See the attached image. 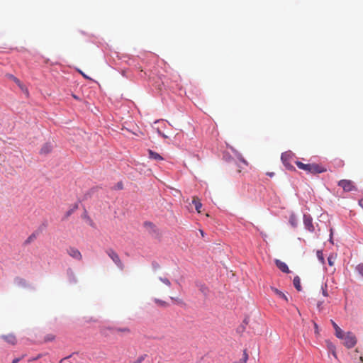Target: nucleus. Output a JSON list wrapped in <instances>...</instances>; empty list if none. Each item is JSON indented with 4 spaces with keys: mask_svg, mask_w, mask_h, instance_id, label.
<instances>
[{
    "mask_svg": "<svg viewBox=\"0 0 363 363\" xmlns=\"http://www.w3.org/2000/svg\"><path fill=\"white\" fill-rule=\"evenodd\" d=\"M328 264L330 266H333L334 264V262L333 260V257H328Z\"/></svg>",
    "mask_w": 363,
    "mask_h": 363,
    "instance_id": "nucleus-33",
    "label": "nucleus"
},
{
    "mask_svg": "<svg viewBox=\"0 0 363 363\" xmlns=\"http://www.w3.org/2000/svg\"><path fill=\"white\" fill-rule=\"evenodd\" d=\"M83 218L86 220V225H92V221L90 220V218H89V216L86 215V213L83 215Z\"/></svg>",
    "mask_w": 363,
    "mask_h": 363,
    "instance_id": "nucleus-29",
    "label": "nucleus"
},
{
    "mask_svg": "<svg viewBox=\"0 0 363 363\" xmlns=\"http://www.w3.org/2000/svg\"><path fill=\"white\" fill-rule=\"evenodd\" d=\"M67 274L68 277L69 281L72 284H76L77 280L72 269L69 268L67 270Z\"/></svg>",
    "mask_w": 363,
    "mask_h": 363,
    "instance_id": "nucleus-14",
    "label": "nucleus"
},
{
    "mask_svg": "<svg viewBox=\"0 0 363 363\" xmlns=\"http://www.w3.org/2000/svg\"><path fill=\"white\" fill-rule=\"evenodd\" d=\"M40 235V230H35L33 232L24 242L25 245H28L34 240L37 238V237Z\"/></svg>",
    "mask_w": 363,
    "mask_h": 363,
    "instance_id": "nucleus-12",
    "label": "nucleus"
},
{
    "mask_svg": "<svg viewBox=\"0 0 363 363\" xmlns=\"http://www.w3.org/2000/svg\"><path fill=\"white\" fill-rule=\"evenodd\" d=\"M170 298H171L172 300L175 301H178V299H177V298H174V297H172V296H170Z\"/></svg>",
    "mask_w": 363,
    "mask_h": 363,
    "instance_id": "nucleus-45",
    "label": "nucleus"
},
{
    "mask_svg": "<svg viewBox=\"0 0 363 363\" xmlns=\"http://www.w3.org/2000/svg\"><path fill=\"white\" fill-rule=\"evenodd\" d=\"M52 145L50 143H45L40 150L41 154H48L52 151Z\"/></svg>",
    "mask_w": 363,
    "mask_h": 363,
    "instance_id": "nucleus-17",
    "label": "nucleus"
},
{
    "mask_svg": "<svg viewBox=\"0 0 363 363\" xmlns=\"http://www.w3.org/2000/svg\"><path fill=\"white\" fill-rule=\"evenodd\" d=\"M40 356H38V357H35V358H33V360H36L39 358Z\"/></svg>",
    "mask_w": 363,
    "mask_h": 363,
    "instance_id": "nucleus-49",
    "label": "nucleus"
},
{
    "mask_svg": "<svg viewBox=\"0 0 363 363\" xmlns=\"http://www.w3.org/2000/svg\"><path fill=\"white\" fill-rule=\"evenodd\" d=\"M267 174L268 176H269L270 177H272L274 176V172H267Z\"/></svg>",
    "mask_w": 363,
    "mask_h": 363,
    "instance_id": "nucleus-40",
    "label": "nucleus"
},
{
    "mask_svg": "<svg viewBox=\"0 0 363 363\" xmlns=\"http://www.w3.org/2000/svg\"><path fill=\"white\" fill-rule=\"evenodd\" d=\"M331 323H332V325L335 331V336L338 339H343L345 337V333H344L343 330L333 320H331Z\"/></svg>",
    "mask_w": 363,
    "mask_h": 363,
    "instance_id": "nucleus-8",
    "label": "nucleus"
},
{
    "mask_svg": "<svg viewBox=\"0 0 363 363\" xmlns=\"http://www.w3.org/2000/svg\"><path fill=\"white\" fill-rule=\"evenodd\" d=\"M79 205L77 203H72L70 205L67 211L65 213L64 218H68L77 209H78Z\"/></svg>",
    "mask_w": 363,
    "mask_h": 363,
    "instance_id": "nucleus-9",
    "label": "nucleus"
},
{
    "mask_svg": "<svg viewBox=\"0 0 363 363\" xmlns=\"http://www.w3.org/2000/svg\"><path fill=\"white\" fill-rule=\"evenodd\" d=\"M80 73L82 74V76H83L84 77H85V78H86V79H88V78H89V77H88L86 74H84L82 72H80Z\"/></svg>",
    "mask_w": 363,
    "mask_h": 363,
    "instance_id": "nucleus-43",
    "label": "nucleus"
},
{
    "mask_svg": "<svg viewBox=\"0 0 363 363\" xmlns=\"http://www.w3.org/2000/svg\"><path fill=\"white\" fill-rule=\"evenodd\" d=\"M293 157V154L290 152H286L281 154V161L286 169L289 170L294 169V166L291 164V160Z\"/></svg>",
    "mask_w": 363,
    "mask_h": 363,
    "instance_id": "nucleus-4",
    "label": "nucleus"
},
{
    "mask_svg": "<svg viewBox=\"0 0 363 363\" xmlns=\"http://www.w3.org/2000/svg\"><path fill=\"white\" fill-rule=\"evenodd\" d=\"M197 286L199 287L200 291L204 294L206 295L208 290V288L204 284H197Z\"/></svg>",
    "mask_w": 363,
    "mask_h": 363,
    "instance_id": "nucleus-27",
    "label": "nucleus"
},
{
    "mask_svg": "<svg viewBox=\"0 0 363 363\" xmlns=\"http://www.w3.org/2000/svg\"><path fill=\"white\" fill-rule=\"evenodd\" d=\"M158 132H159V133H160V134L163 138H167V135H165L164 133H162L160 131H158Z\"/></svg>",
    "mask_w": 363,
    "mask_h": 363,
    "instance_id": "nucleus-42",
    "label": "nucleus"
},
{
    "mask_svg": "<svg viewBox=\"0 0 363 363\" xmlns=\"http://www.w3.org/2000/svg\"><path fill=\"white\" fill-rule=\"evenodd\" d=\"M152 300L156 304H157L158 306H160L161 307L166 308L169 306V303L163 300H161V299H159L157 298H154Z\"/></svg>",
    "mask_w": 363,
    "mask_h": 363,
    "instance_id": "nucleus-20",
    "label": "nucleus"
},
{
    "mask_svg": "<svg viewBox=\"0 0 363 363\" xmlns=\"http://www.w3.org/2000/svg\"><path fill=\"white\" fill-rule=\"evenodd\" d=\"M108 255L110 257V258L113 260V262L116 264V266L120 269H123V264L122 262L121 261L118 254L112 250H109L108 252Z\"/></svg>",
    "mask_w": 363,
    "mask_h": 363,
    "instance_id": "nucleus-5",
    "label": "nucleus"
},
{
    "mask_svg": "<svg viewBox=\"0 0 363 363\" xmlns=\"http://www.w3.org/2000/svg\"><path fill=\"white\" fill-rule=\"evenodd\" d=\"M116 330L118 332H129V329L128 328H118Z\"/></svg>",
    "mask_w": 363,
    "mask_h": 363,
    "instance_id": "nucleus-32",
    "label": "nucleus"
},
{
    "mask_svg": "<svg viewBox=\"0 0 363 363\" xmlns=\"http://www.w3.org/2000/svg\"><path fill=\"white\" fill-rule=\"evenodd\" d=\"M311 232H313L314 231V228H308Z\"/></svg>",
    "mask_w": 363,
    "mask_h": 363,
    "instance_id": "nucleus-47",
    "label": "nucleus"
},
{
    "mask_svg": "<svg viewBox=\"0 0 363 363\" xmlns=\"http://www.w3.org/2000/svg\"><path fill=\"white\" fill-rule=\"evenodd\" d=\"M8 77L13 80L14 83H16L23 91H25L26 93H28V89L25 88L24 85L21 83V82L16 78L13 74H8Z\"/></svg>",
    "mask_w": 363,
    "mask_h": 363,
    "instance_id": "nucleus-10",
    "label": "nucleus"
},
{
    "mask_svg": "<svg viewBox=\"0 0 363 363\" xmlns=\"http://www.w3.org/2000/svg\"><path fill=\"white\" fill-rule=\"evenodd\" d=\"M271 289L273 292H274L277 296H279V298L284 299L286 302H288L289 301V298L288 297L282 292L280 290H279L278 289L274 287V286H272L271 287Z\"/></svg>",
    "mask_w": 363,
    "mask_h": 363,
    "instance_id": "nucleus-13",
    "label": "nucleus"
},
{
    "mask_svg": "<svg viewBox=\"0 0 363 363\" xmlns=\"http://www.w3.org/2000/svg\"><path fill=\"white\" fill-rule=\"evenodd\" d=\"M244 323H245V324H247V319H246V318L244 320Z\"/></svg>",
    "mask_w": 363,
    "mask_h": 363,
    "instance_id": "nucleus-50",
    "label": "nucleus"
},
{
    "mask_svg": "<svg viewBox=\"0 0 363 363\" xmlns=\"http://www.w3.org/2000/svg\"><path fill=\"white\" fill-rule=\"evenodd\" d=\"M145 354L140 356L133 363H142L145 360Z\"/></svg>",
    "mask_w": 363,
    "mask_h": 363,
    "instance_id": "nucleus-31",
    "label": "nucleus"
},
{
    "mask_svg": "<svg viewBox=\"0 0 363 363\" xmlns=\"http://www.w3.org/2000/svg\"><path fill=\"white\" fill-rule=\"evenodd\" d=\"M199 231L201 233V235L202 237H204V233H203V230L201 229V228H199Z\"/></svg>",
    "mask_w": 363,
    "mask_h": 363,
    "instance_id": "nucleus-41",
    "label": "nucleus"
},
{
    "mask_svg": "<svg viewBox=\"0 0 363 363\" xmlns=\"http://www.w3.org/2000/svg\"><path fill=\"white\" fill-rule=\"evenodd\" d=\"M1 337L11 345H14L16 342V337L13 334H9L7 335H3Z\"/></svg>",
    "mask_w": 363,
    "mask_h": 363,
    "instance_id": "nucleus-11",
    "label": "nucleus"
},
{
    "mask_svg": "<svg viewBox=\"0 0 363 363\" xmlns=\"http://www.w3.org/2000/svg\"><path fill=\"white\" fill-rule=\"evenodd\" d=\"M240 160L242 163H244L245 165H247V164H248L247 162V161H246L243 157H240Z\"/></svg>",
    "mask_w": 363,
    "mask_h": 363,
    "instance_id": "nucleus-36",
    "label": "nucleus"
},
{
    "mask_svg": "<svg viewBox=\"0 0 363 363\" xmlns=\"http://www.w3.org/2000/svg\"><path fill=\"white\" fill-rule=\"evenodd\" d=\"M19 360H20L19 358H15L13 359L11 363H18L19 362Z\"/></svg>",
    "mask_w": 363,
    "mask_h": 363,
    "instance_id": "nucleus-38",
    "label": "nucleus"
},
{
    "mask_svg": "<svg viewBox=\"0 0 363 363\" xmlns=\"http://www.w3.org/2000/svg\"><path fill=\"white\" fill-rule=\"evenodd\" d=\"M321 290H322V294L324 296L327 297L328 296V293L327 291V284H325L324 285H322Z\"/></svg>",
    "mask_w": 363,
    "mask_h": 363,
    "instance_id": "nucleus-28",
    "label": "nucleus"
},
{
    "mask_svg": "<svg viewBox=\"0 0 363 363\" xmlns=\"http://www.w3.org/2000/svg\"><path fill=\"white\" fill-rule=\"evenodd\" d=\"M338 186H341L343 189V190L346 192L357 190V187L354 184V182L348 179H342L339 181Z\"/></svg>",
    "mask_w": 363,
    "mask_h": 363,
    "instance_id": "nucleus-2",
    "label": "nucleus"
},
{
    "mask_svg": "<svg viewBox=\"0 0 363 363\" xmlns=\"http://www.w3.org/2000/svg\"><path fill=\"white\" fill-rule=\"evenodd\" d=\"M71 357H72V354H71V355H69V356H67V357H66L65 358V359H69V358H70Z\"/></svg>",
    "mask_w": 363,
    "mask_h": 363,
    "instance_id": "nucleus-48",
    "label": "nucleus"
},
{
    "mask_svg": "<svg viewBox=\"0 0 363 363\" xmlns=\"http://www.w3.org/2000/svg\"><path fill=\"white\" fill-rule=\"evenodd\" d=\"M159 279L160 281H162L163 284H164L167 286H169V287L171 286V285H172L171 281L167 278L160 277Z\"/></svg>",
    "mask_w": 363,
    "mask_h": 363,
    "instance_id": "nucleus-25",
    "label": "nucleus"
},
{
    "mask_svg": "<svg viewBox=\"0 0 363 363\" xmlns=\"http://www.w3.org/2000/svg\"><path fill=\"white\" fill-rule=\"evenodd\" d=\"M293 284L298 291H301L302 290V287L301 286V279L298 276H296L294 278Z\"/></svg>",
    "mask_w": 363,
    "mask_h": 363,
    "instance_id": "nucleus-18",
    "label": "nucleus"
},
{
    "mask_svg": "<svg viewBox=\"0 0 363 363\" xmlns=\"http://www.w3.org/2000/svg\"><path fill=\"white\" fill-rule=\"evenodd\" d=\"M192 203H194L196 210L198 213L201 212V208L202 207V203H201L200 200L198 197L194 196L192 200Z\"/></svg>",
    "mask_w": 363,
    "mask_h": 363,
    "instance_id": "nucleus-16",
    "label": "nucleus"
},
{
    "mask_svg": "<svg viewBox=\"0 0 363 363\" xmlns=\"http://www.w3.org/2000/svg\"><path fill=\"white\" fill-rule=\"evenodd\" d=\"M342 340H345L344 344L347 348H352L357 343L356 337L352 332H347L345 334Z\"/></svg>",
    "mask_w": 363,
    "mask_h": 363,
    "instance_id": "nucleus-3",
    "label": "nucleus"
},
{
    "mask_svg": "<svg viewBox=\"0 0 363 363\" xmlns=\"http://www.w3.org/2000/svg\"><path fill=\"white\" fill-rule=\"evenodd\" d=\"M328 346H329V347H330V349L331 350H333L334 346H333L331 344L328 345ZM333 354L334 355H335V352H334V351H333Z\"/></svg>",
    "mask_w": 363,
    "mask_h": 363,
    "instance_id": "nucleus-39",
    "label": "nucleus"
},
{
    "mask_svg": "<svg viewBox=\"0 0 363 363\" xmlns=\"http://www.w3.org/2000/svg\"><path fill=\"white\" fill-rule=\"evenodd\" d=\"M314 328H315V332L318 333V327L315 323H314Z\"/></svg>",
    "mask_w": 363,
    "mask_h": 363,
    "instance_id": "nucleus-37",
    "label": "nucleus"
},
{
    "mask_svg": "<svg viewBox=\"0 0 363 363\" xmlns=\"http://www.w3.org/2000/svg\"><path fill=\"white\" fill-rule=\"evenodd\" d=\"M295 164L297 167L308 173L319 174L326 172V169L318 164H304L299 161H296Z\"/></svg>",
    "mask_w": 363,
    "mask_h": 363,
    "instance_id": "nucleus-1",
    "label": "nucleus"
},
{
    "mask_svg": "<svg viewBox=\"0 0 363 363\" xmlns=\"http://www.w3.org/2000/svg\"><path fill=\"white\" fill-rule=\"evenodd\" d=\"M148 153H149V157L150 159L157 160V161L163 160V157L160 155H159L157 152H155L151 150H149Z\"/></svg>",
    "mask_w": 363,
    "mask_h": 363,
    "instance_id": "nucleus-15",
    "label": "nucleus"
},
{
    "mask_svg": "<svg viewBox=\"0 0 363 363\" xmlns=\"http://www.w3.org/2000/svg\"><path fill=\"white\" fill-rule=\"evenodd\" d=\"M248 359V354L246 350H244L242 357L239 360L238 363H247Z\"/></svg>",
    "mask_w": 363,
    "mask_h": 363,
    "instance_id": "nucleus-26",
    "label": "nucleus"
},
{
    "mask_svg": "<svg viewBox=\"0 0 363 363\" xmlns=\"http://www.w3.org/2000/svg\"><path fill=\"white\" fill-rule=\"evenodd\" d=\"M170 298H171L172 300L175 301H178V299H177V298H174V297H172V296H170Z\"/></svg>",
    "mask_w": 363,
    "mask_h": 363,
    "instance_id": "nucleus-46",
    "label": "nucleus"
},
{
    "mask_svg": "<svg viewBox=\"0 0 363 363\" xmlns=\"http://www.w3.org/2000/svg\"><path fill=\"white\" fill-rule=\"evenodd\" d=\"M67 252L68 255L74 259H76L77 260H81L82 258L81 252L77 249H76L74 247H69L67 250Z\"/></svg>",
    "mask_w": 363,
    "mask_h": 363,
    "instance_id": "nucleus-6",
    "label": "nucleus"
},
{
    "mask_svg": "<svg viewBox=\"0 0 363 363\" xmlns=\"http://www.w3.org/2000/svg\"><path fill=\"white\" fill-rule=\"evenodd\" d=\"M330 239H329V241H330V242H333V240H332V239H333V238H332V236H333V228H330Z\"/></svg>",
    "mask_w": 363,
    "mask_h": 363,
    "instance_id": "nucleus-34",
    "label": "nucleus"
},
{
    "mask_svg": "<svg viewBox=\"0 0 363 363\" xmlns=\"http://www.w3.org/2000/svg\"><path fill=\"white\" fill-rule=\"evenodd\" d=\"M275 264L278 267V269L279 270H281L282 272L286 273V274H289L291 272V271L289 270V269L288 267V265L285 262H284L279 259H275Z\"/></svg>",
    "mask_w": 363,
    "mask_h": 363,
    "instance_id": "nucleus-7",
    "label": "nucleus"
},
{
    "mask_svg": "<svg viewBox=\"0 0 363 363\" xmlns=\"http://www.w3.org/2000/svg\"><path fill=\"white\" fill-rule=\"evenodd\" d=\"M303 221L306 227H313L312 219L309 216L303 215Z\"/></svg>",
    "mask_w": 363,
    "mask_h": 363,
    "instance_id": "nucleus-21",
    "label": "nucleus"
},
{
    "mask_svg": "<svg viewBox=\"0 0 363 363\" xmlns=\"http://www.w3.org/2000/svg\"><path fill=\"white\" fill-rule=\"evenodd\" d=\"M14 284L18 286L26 287V280L21 277H16L14 279Z\"/></svg>",
    "mask_w": 363,
    "mask_h": 363,
    "instance_id": "nucleus-19",
    "label": "nucleus"
},
{
    "mask_svg": "<svg viewBox=\"0 0 363 363\" xmlns=\"http://www.w3.org/2000/svg\"><path fill=\"white\" fill-rule=\"evenodd\" d=\"M355 270L363 278V263L357 264L355 267Z\"/></svg>",
    "mask_w": 363,
    "mask_h": 363,
    "instance_id": "nucleus-22",
    "label": "nucleus"
},
{
    "mask_svg": "<svg viewBox=\"0 0 363 363\" xmlns=\"http://www.w3.org/2000/svg\"><path fill=\"white\" fill-rule=\"evenodd\" d=\"M289 222L292 226H295L298 224L297 223V218L294 214L291 215L290 218H289Z\"/></svg>",
    "mask_w": 363,
    "mask_h": 363,
    "instance_id": "nucleus-23",
    "label": "nucleus"
},
{
    "mask_svg": "<svg viewBox=\"0 0 363 363\" xmlns=\"http://www.w3.org/2000/svg\"><path fill=\"white\" fill-rule=\"evenodd\" d=\"M152 267L154 271H157L160 268V266L158 262H157L156 261H153L152 262Z\"/></svg>",
    "mask_w": 363,
    "mask_h": 363,
    "instance_id": "nucleus-30",
    "label": "nucleus"
},
{
    "mask_svg": "<svg viewBox=\"0 0 363 363\" xmlns=\"http://www.w3.org/2000/svg\"><path fill=\"white\" fill-rule=\"evenodd\" d=\"M123 184L121 183L118 184V188L122 189Z\"/></svg>",
    "mask_w": 363,
    "mask_h": 363,
    "instance_id": "nucleus-44",
    "label": "nucleus"
},
{
    "mask_svg": "<svg viewBox=\"0 0 363 363\" xmlns=\"http://www.w3.org/2000/svg\"><path fill=\"white\" fill-rule=\"evenodd\" d=\"M323 301H318V302L317 303V307H318V308L319 310H320V309H321V307H322V304H323Z\"/></svg>",
    "mask_w": 363,
    "mask_h": 363,
    "instance_id": "nucleus-35",
    "label": "nucleus"
},
{
    "mask_svg": "<svg viewBox=\"0 0 363 363\" xmlns=\"http://www.w3.org/2000/svg\"><path fill=\"white\" fill-rule=\"evenodd\" d=\"M316 255H317V257L318 259V260L324 264L325 263V259H324V257H323V252L322 250H318L317 252H316Z\"/></svg>",
    "mask_w": 363,
    "mask_h": 363,
    "instance_id": "nucleus-24",
    "label": "nucleus"
}]
</instances>
